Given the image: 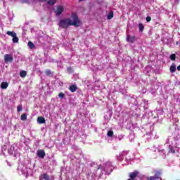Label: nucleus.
<instances>
[{"label":"nucleus","instance_id":"8","mask_svg":"<svg viewBox=\"0 0 180 180\" xmlns=\"http://www.w3.org/2000/svg\"><path fill=\"white\" fill-rule=\"evenodd\" d=\"M37 122L39 124H44V123H46V120L43 117H38Z\"/></svg>","mask_w":180,"mask_h":180},{"label":"nucleus","instance_id":"19","mask_svg":"<svg viewBox=\"0 0 180 180\" xmlns=\"http://www.w3.org/2000/svg\"><path fill=\"white\" fill-rule=\"evenodd\" d=\"M46 75H48V77H50V75H53V72L50 70H45Z\"/></svg>","mask_w":180,"mask_h":180},{"label":"nucleus","instance_id":"5","mask_svg":"<svg viewBox=\"0 0 180 180\" xmlns=\"http://www.w3.org/2000/svg\"><path fill=\"white\" fill-rule=\"evenodd\" d=\"M127 41H128V43H134V41H136V37L127 35Z\"/></svg>","mask_w":180,"mask_h":180},{"label":"nucleus","instance_id":"21","mask_svg":"<svg viewBox=\"0 0 180 180\" xmlns=\"http://www.w3.org/2000/svg\"><path fill=\"white\" fill-rule=\"evenodd\" d=\"M157 179H160V178L158 176H149L147 177L146 180H157Z\"/></svg>","mask_w":180,"mask_h":180},{"label":"nucleus","instance_id":"30","mask_svg":"<svg viewBox=\"0 0 180 180\" xmlns=\"http://www.w3.org/2000/svg\"><path fill=\"white\" fill-rule=\"evenodd\" d=\"M177 70L180 71V65L177 67Z\"/></svg>","mask_w":180,"mask_h":180},{"label":"nucleus","instance_id":"29","mask_svg":"<svg viewBox=\"0 0 180 180\" xmlns=\"http://www.w3.org/2000/svg\"><path fill=\"white\" fill-rule=\"evenodd\" d=\"M22 4H26L27 2V0H21Z\"/></svg>","mask_w":180,"mask_h":180},{"label":"nucleus","instance_id":"18","mask_svg":"<svg viewBox=\"0 0 180 180\" xmlns=\"http://www.w3.org/2000/svg\"><path fill=\"white\" fill-rule=\"evenodd\" d=\"M28 47H30V49H31V50H33V49H34V44H33V42L30 41L28 42Z\"/></svg>","mask_w":180,"mask_h":180},{"label":"nucleus","instance_id":"4","mask_svg":"<svg viewBox=\"0 0 180 180\" xmlns=\"http://www.w3.org/2000/svg\"><path fill=\"white\" fill-rule=\"evenodd\" d=\"M63 12H64V7H63L62 6H58L56 11V16H60V15H61Z\"/></svg>","mask_w":180,"mask_h":180},{"label":"nucleus","instance_id":"1","mask_svg":"<svg viewBox=\"0 0 180 180\" xmlns=\"http://www.w3.org/2000/svg\"><path fill=\"white\" fill-rule=\"evenodd\" d=\"M71 18H64L60 20L58 25L62 29H68L70 26H75V27H79L81 26V21L78 18V15L75 13H72ZM71 19L73 20H71Z\"/></svg>","mask_w":180,"mask_h":180},{"label":"nucleus","instance_id":"2","mask_svg":"<svg viewBox=\"0 0 180 180\" xmlns=\"http://www.w3.org/2000/svg\"><path fill=\"white\" fill-rule=\"evenodd\" d=\"M137 175H139V171H134V172H131L129 174V177L130 180H136V178H137Z\"/></svg>","mask_w":180,"mask_h":180},{"label":"nucleus","instance_id":"16","mask_svg":"<svg viewBox=\"0 0 180 180\" xmlns=\"http://www.w3.org/2000/svg\"><path fill=\"white\" fill-rule=\"evenodd\" d=\"M57 2V0H49L47 1L48 5H51V6L54 4H56Z\"/></svg>","mask_w":180,"mask_h":180},{"label":"nucleus","instance_id":"24","mask_svg":"<svg viewBox=\"0 0 180 180\" xmlns=\"http://www.w3.org/2000/svg\"><path fill=\"white\" fill-rule=\"evenodd\" d=\"M176 58V55H175V53H173L170 56V60H172V61H175Z\"/></svg>","mask_w":180,"mask_h":180},{"label":"nucleus","instance_id":"15","mask_svg":"<svg viewBox=\"0 0 180 180\" xmlns=\"http://www.w3.org/2000/svg\"><path fill=\"white\" fill-rule=\"evenodd\" d=\"M20 119H21V120H22L23 122H25V120H27V113H23V114H22Z\"/></svg>","mask_w":180,"mask_h":180},{"label":"nucleus","instance_id":"20","mask_svg":"<svg viewBox=\"0 0 180 180\" xmlns=\"http://www.w3.org/2000/svg\"><path fill=\"white\" fill-rule=\"evenodd\" d=\"M13 150H15V147L11 146L10 148L8 150V153L12 155L13 154Z\"/></svg>","mask_w":180,"mask_h":180},{"label":"nucleus","instance_id":"10","mask_svg":"<svg viewBox=\"0 0 180 180\" xmlns=\"http://www.w3.org/2000/svg\"><path fill=\"white\" fill-rule=\"evenodd\" d=\"M27 76V72H26V70H22L20 72V77H21V78H26Z\"/></svg>","mask_w":180,"mask_h":180},{"label":"nucleus","instance_id":"31","mask_svg":"<svg viewBox=\"0 0 180 180\" xmlns=\"http://www.w3.org/2000/svg\"><path fill=\"white\" fill-rule=\"evenodd\" d=\"M41 2H46L47 0H39Z\"/></svg>","mask_w":180,"mask_h":180},{"label":"nucleus","instance_id":"11","mask_svg":"<svg viewBox=\"0 0 180 180\" xmlns=\"http://www.w3.org/2000/svg\"><path fill=\"white\" fill-rule=\"evenodd\" d=\"M6 34H8V36H11L13 38H14L17 35L16 32H15L14 31H7Z\"/></svg>","mask_w":180,"mask_h":180},{"label":"nucleus","instance_id":"22","mask_svg":"<svg viewBox=\"0 0 180 180\" xmlns=\"http://www.w3.org/2000/svg\"><path fill=\"white\" fill-rule=\"evenodd\" d=\"M139 32H143V30H144V25H143V23H139Z\"/></svg>","mask_w":180,"mask_h":180},{"label":"nucleus","instance_id":"7","mask_svg":"<svg viewBox=\"0 0 180 180\" xmlns=\"http://www.w3.org/2000/svg\"><path fill=\"white\" fill-rule=\"evenodd\" d=\"M39 180H50V176L46 173L41 175Z\"/></svg>","mask_w":180,"mask_h":180},{"label":"nucleus","instance_id":"12","mask_svg":"<svg viewBox=\"0 0 180 180\" xmlns=\"http://www.w3.org/2000/svg\"><path fill=\"white\" fill-rule=\"evenodd\" d=\"M170 72H175L176 71V67L175 64L172 63L169 68Z\"/></svg>","mask_w":180,"mask_h":180},{"label":"nucleus","instance_id":"14","mask_svg":"<svg viewBox=\"0 0 180 180\" xmlns=\"http://www.w3.org/2000/svg\"><path fill=\"white\" fill-rule=\"evenodd\" d=\"M113 16H115V14L113 13V11H110L108 16H107V18L108 20L113 19Z\"/></svg>","mask_w":180,"mask_h":180},{"label":"nucleus","instance_id":"6","mask_svg":"<svg viewBox=\"0 0 180 180\" xmlns=\"http://www.w3.org/2000/svg\"><path fill=\"white\" fill-rule=\"evenodd\" d=\"M37 155L39 158H44L46 157V152L44 150H37Z\"/></svg>","mask_w":180,"mask_h":180},{"label":"nucleus","instance_id":"3","mask_svg":"<svg viewBox=\"0 0 180 180\" xmlns=\"http://www.w3.org/2000/svg\"><path fill=\"white\" fill-rule=\"evenodd\" d=\"M4 60L6 63H12V61H13V56H12V55L6 54L4 55Z\"/></svg>","mask_w":180,"mask_h":180},{"label":"nucleus","instance_id":"27","mask_svg":"<svg viewBox=\"0 0 180 180\" xmlns=\"http://www.w3.org/2000/svg\"><path fill=\"white\" fill-rule=\"evenodd\" d=\"M59 98H61L62 99L65 98V95L64 93H59L58 94Z\"/></svg>","mask_w":180,"mask_h":180},{"label":"nucleus","instance_id":"25","mask_svg":"<svg viewBox=\"0 0 180 180\" xmlns=\"http://www.w3.org/2000/svg\"><path fill=\"white\" fill-rule=\"evenodd\" d=\"M107 136L108 137H112L113 136V131H108L107 133Z\"/></svg>","mask_w":180,"mask_h":180},{"label":"nucleus","instance_id":"28","mask_svg":"<svg viewBox=\"0 0 180 180\" xmlns=\"http://www.w3.org/2000/svg\"><path fill=\"white\" fill-rule=\"evenodd\" d=\"M146 22H151V17L147 16L146 17Z\"/></svg>","mask_w":180,"mask_h":180},{"label":"nucleus","instance_id":"26","mask_svg":"<svg viewBox=\"0 0 180 180\" xmlns=\"http://www.w3.org/2000/svg\"><path fill=\"white\" fill-rule=\"evenodd\" d=\"M22 109H23V108L22 107V105H18V106H17V111H18V112H22Z\"/></svg>","mask_w":180,"mask_h":180},{"label":"nucleus","instance_id":"13","mask_svg":"<svg viewBox=\"0 0 180 180\" xmlns=\"http://www.w3.org/2000/svg\"><path fill=\"white\" fill-rule=\"evenodd\" d=\"M9 84H8V82H2L1 84V89H6V88H8Z\"/></svg>","mask_w":180,"mask_h":180},{"label":"nucleus","instance_id":"23","mask_svg":"<svg viewBox=\"0 0 180 180\" xmlns=\"http://www.w3.org/2000/svg\"><path fill=\"white\" fill-rule=\"evenodd\" d=\"M13 43H18V42H19V38L17 37V35H15V36L13 38Z\"/></svg>","mask_w":180,"mask_h":180},{"label":"nucleus","instance_id":"32","mask_svg":"<svg viewBox=\"0 0 180 180\" xmlns=\"http://www.w3.org/2000/svg\"><path fill=\"white\" fill-rule=\"evenodd\" d=\"M79 2H81V1H84V0H79Z\"/></svg>","mask_w":180,"mask_h":180},{"label":"nucleus","instance_id":"9","mask_svg":"<svg viewBox=\"0 0 180 180\" xmlns=\"http://www.w3.org/2000/svg\"><path fill=\"white\" fill-rule=\"evenodd\" d=\"M70 92H75V91H77V89H78V87H77V85L75 84H72V85H70V88H69Z\"/></svg>","mask_w":180,"mask_h":180},{"label":"nucleus","instance_id":"17","mask_svg":"<svg viewBox=\"0 0 180 180\" xmlns=\"http://www.w3.org/2000/svg\"><path fill=\"white\" fill-rule=\"evenodd\" d=\"M169 153H172V154H175V149L172 146H169Z\"/></svg>","mask_w":180,"mask_h":180}]
</instances>
